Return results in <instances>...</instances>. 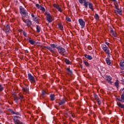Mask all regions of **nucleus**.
Masks as SVG:
<instances>
[{
    "label": "nucleus",
    "mask_w": 124,
    "mask_h": 124,
    "mask_svg": "<svg viewBox=\"0 0 124 124\" xmlns=\"http://www.w3.org/2000/svg\"><path fill=\"white\" fill-rule=\"evenodd\" d=\"M21 117L18 116H14L13 117V120H14L15 124H25L21 122Z\"/></svg>",
    "instance_id": "f257e3e1"
},
{
    "label": "nucleus",
    "mask_w": 124,
    "mask_h": 124,
    "mask_svg": "<svg viewBox=\"0 0 124 124\" xmlns=\"http://www.w3.org/2000/svg\"><path fill=\"white\" fill-rule=\"evenodd\" d=\"M57 49L58 50L59 54L61 55H63V56H64V55L66 54V51L65 50V49L61 46H59L58 47H57Z\"/></svg>",
    "instance_id": "f03ea898"
},
{
    "label": "nucleus",
    "mask_w": 124,
    "mask_h": 124,
    "mask_svg": "<svg viewBox=\"0 0 124 124\" xmlns=\"http://www.w3.org/2000/svg\"><path fill=\"white\" fill-rule=\"evenodd\" d=\"M45 15L46 17V20L48 22V23H52L53 22V17L48 12H46Z\"/></svg>",
    "instance_id": "7ed1b4c3"
},
{
    "label": "nucleus",
    "mask_w": 124,
    "mask_h": 124,
    "mask_svg": "<svg viewBox=\"0 0 124 124\" xmlns=\"http://www.w3.org/2000/svg\"><path fill=\"white\" fill-rule=\"evenodd\" d=\"M102 47L103 50H104V51L106 53V54H107L108 56H109V55H110V50H109V47H108V46H106L104 44L102 45Z\"/></svg>",
    "instance_id": "20e7f679"
},
{
    "label": "nucleus",
    "mask_w": 124,
    "mask_h": 124,
    "mask_svg": "<svg viewBox=\"0 0 124 124\" xmlns=\"http://www.w3.org/2000/svg\"><path fill=\"white\" fill-rule=\"evenodd\" d=\"M28 80L31 82V83H35V78L33 76H32V75H31V73H29L28 74Z\"/></svg>",
    "instance_id": "39448f33"
},
{
    "label": "nucleus",
    "mask_w": 124,
    "mask_h": 124,
    "mask_svg": "<svg viewBox=\"0 0 124 124\" xmlns=\"http://www.w3.org/2000/svg\"><path fill=\"white\" fill-rule=\"evenodd\" d=\"M115 10H114V13H115V14H116V15H118V14H119V15H122V10L116 5H115Z\"/></svg>",
    "instance_id": "423d86ee"
},
{
    "label": "nucleus",
    "mask_w": 124,
    "mask_h": 124,
    "mask_svg": "<svg viewBox=\"0 0 124 124\" xmlns=\"http://www.w3.org/2000/svg\"><path fill=\"white\" fill-rule=\"evenodd\" d=\"M78 23L79 25L81 26V29H84L85 28V21H84V20L82 19H79Z\"/></svg>",
    "instance_id": "0eeeda50"
},
{
    "label": "nucleus",
    "mask_w": 124,
    "mask_h": 124,
    "mask_svg": "<svg viewBox=\"0 0 124 124\" xmlns=\"http://www.w3.org/2000/svg\"><path fill=\"white\" fill-rule=\"evenodd\" d=\"M93 96L94 97L95 100H96L98 104V105H100L101 104V101L98 97V96L96 95V94H94Z\"/></svg>",
    "instance_id": "6e6552de"
},
{
    "label": "nucleus",
    "mask_w": 124,
    "mask_h": 124,
    "mask_svg": "<svg viewBox=\"0 0 124 124\" xmlns=\"http://www.w3.org/2000/svg\"><path fill=\"white\" fill-rule=\"evenodd\" d=\"M117 100L121 103H124V94H122L120 98H117Z\"/></svg>",
    "instance_id": "1a4fd4ad"
},
{
    "label": "nucleus",
    "mask_w": 124,
    "mask_h": 124,
    "mask_svg": "<svg viewBox=\"0 0 124 124\" xmlns=\"http://www.w3.org/2000/svg\"><path fill=\"white\" fill-rule=\"evenodd\" d=\"M19 9H20V14H25V15H27V12H26V11H25V9L22 7V6L19 7Z\"/></svg>",
    "instance_id": "9d476101"
},
{
    "label": "nucleus",
    "mask_w": 124,
    "mask_h": 124,
    "mask_svg": "<svg viewBox=\"0 0 124 124\" xmlns=\"http://www.w3.org/2000/svg\"><path fill=\"white\" fill-rule=\"evenodd\" d=\"M27 40L29 42L31 45H34V44L35 43V41H33V40L31 39V38L28 37Z\"/></svg>",
    "instance_id": "9b49d317"
},
{
    "label": "nucleus",
    "mask_w": 124,
    "mask_h": 124,
    "mask_svg": "<svg viewBox=\"0 0 124 124\" xmlns=\"http://www.w3.org/2000/svg\"><path fill=\"white\" fill-rule=\"evenodd\" d=\"M25 23L27 24V27H31V21L29 19H26Z\"/></svg>",
    "instance_id": "f8f14e48"
},
{
    "label": "nucleus",
    "mask_w": 124,
    "mask_h": 124,
    "mask_svg": "<svg viewBox=\"0 0 124 124\" xmlns=\"http://www.w3.org/2000/svg\"><path fill=\"white\" fill-rule=\"evenodd\" d=\"M120 66L121 69L122 70H124V60L121 61V62L120 63Z\"/></svg>",
    "instance_id": "ddd939ff"
},
{
    "label": "nucleus",
    "mask_w": 124,
    "mask_h": 124,
    "mask_svg": "<svg viewBox=\"0 0 124 124\" xmlns=\"http://www.w3.org/2000/svg\"><path fill=\"white\" fill-rule=\"evenodd\" d=\"M106 63L108 65H111V60L108 58H107L106 59Z\"/></svg>",
    "instance_id": "4468645a"
},
{
    "label": "nucleus",
    "mask_w": 124,
    "mask_h": 124,
    "mask_svg": "<svg viewBox=\"0 0 124 124\" xmlns=\"http://www.w3.org/2000/svg\"><path fill=\"white\" fill-rule=\"evenodd\" d=\"M65 101H66L65 99H62L61 101H60V102L59 103V105H63V104L65 103Z\"/></svg>",
    "instance_id": "2eb2a0df"
},
{
    "label": "nucleus",
    "mask_w": 124,
    "mask_h": 124,
    "mask_svg": "<svg viewBox=\"0 0 124 124\" xmlns=\"http://www.w3.org/2000/svg\"><path fill=\"white\" fill-rule=\"evenodd\" d=\"M118 106L120 107V108H122V109H124V105L121 103L120 102H117V103Z\"/></svg>",
    "instance_id": "dca6fc26"
},
{
    "label": "nucleus",
    "mask_w": 124,
    "mask_h": 124,
    "mask_svg": "<svg viewBox=\"0 0 124 124\" xmlns=\"http://www.w3.org/2000/svg\"><path fill=\"white\" fill-rule=\"evenodd\" d=\"M84 57L86 58V59H88V60H89L90 61H91V60H93V57H92L91 55L85 54L84 55Z\"/></svg>",
    "instance_id": "f3484780"
},
{
    "label": "nucleus",
    "mask_w": 124,
    "mask_h": 124,
    "mask_svg": "<svg viewBox=\"0 0 124 124\" xmlns=\"http://www.w3.org/2000/svg\"><path fill=\"white\" fill-rule=\"evenodd\" d=\"M50 46L52 48H56V49H57V48L59 47V46H58V45H57L55 44H50Z\"/></svg>",
    "instance_id": "a211bd4d"
},
{
    "label": "nucleus",
    "mask_w": 124,
    "mask_h": 124,
    "mask_svg": "<svg viewBox=\"0 0 124 124\" xmlns=\"http://www.w3.org/2000/svg\"><path fill=\"white\" fill-rule=\"evenodd\" d=\"M5 30L6 31V32H9V31H10V27H9V25H7L5 28Z\"/></svg>",
    "instance_id": "6ab92c4d"
},
{
    "label": "nucleus",
    "mask_w": 124,
    "mask_h": 124,
    "mask_svg": "<svg viewBox=\"0 0 124 124\" xmlns=\"http://www.w3.org/2000/svg\"><path fill=\"white\" fill-rule=\"evenodd\" d=\"M105 79L107 80V81L110 82V81L112 80V77H110V76H107L105 78Z\"/></svg>",
    "instance_id": "aec40b11"
},
{
    "label": "nucleus",
    "mask_w": 124,
    "mask_h": 124,
    "mask_svg": "<svg viewBox=\"0 0 124 124\" xmlns=\"http://www.w3.org/2000/svg\"><path fill=\"white\" fill-rule=\"evenodd\" d=\"M22 91L25 93H29V87L26 86V88H22Z\"/></svg>",
    "instance_id": "412c9836"
},
{
    "label": "nucleus",
    "mask_w": 124,
    "mask_h": 124,
    "mask_svg": "<svg viewBox=\"0 0 124 124\" xmlns=\"http://www.w3.org/2000/svg\"><path fill=\"white\" fill-rule=\"evenodd\" d=\"M89 8L92 10V11H93V3L90 2L89 3Z\"/></svg>",
    "instance_id": "4be33fe9"
},
{
    "label": "nucleus",
    "mask_w": 124,
    "mask_h": 124,
    "mask_svg": "<svg viewBox=\"0 0 124 124\" xmlns=\"http://www.w3.org/2000/svg\"><path fill=\"white\" fill-rule=\"evenodd\" d=\"M110 32L113 36H115V32L114 31V30H113V29L110 28Z\"/></svg>",
    "instance_id": "5701e85b"
},
{
    "label": "nucleus",
    "mask_w": 124,
    "mask_h": 124,
    "mask_svg": "<svg viewBox=\"0 0 124 124\" xmlns=\"http://www.w3.org/2000/svg\"><path fill=\"white\" fill-rule=\"evenodd\" d=\"M84 6L86 7V8H88V6L89 5V3H90V2L87 1L86 0L84 2Z\"/></svg>",
    "instance_id": "b1692460"
},
{
    "label": "nucleus",
    "mask_w": 124,
    "mask_h": 124,
    "mask_svg": "<svg viewBox=\"0 0 124 124\" xmlns=\"http://www.w3.org/2000/svg\"><path fill=\"white\" fill-rule=\"evenodd\" d=\"M48 50H49L51 53H54L55 52L54 48H52L51 46H49Z\"/></svg>",
    "instance_id": "393cba45"
},
{
    "label": "nucleus",
    "mask_w": 124,
    "mask_h": 124,
    "mask_svg": "<svg viewBox=\"0 0 124 124\" xmlns=\"http://www.w3.org/2000/svg\"><path fill=\"white\" fill-rule=\"evenodd\" d=\"M50 100L53 101V100H55V95L54 94H51L50 95Z\"/></svg>",
    "instance_id": "a878e982"
},
{
    "label": "nucleus",
    "mask_w": 124,
    "mask_h": 124,
    "mask_svg": "<svg viewBox=\"0 0 124 124\" xmlns=\"http://www.w3.org/2000/svg\"><path fill=\"white\" fill-rule=\"evenodd\" d=\"M66 70L67 71L68 74H72V71H71L69 68H67Z\"/></svg>",
    "instance_id": "bb28decb"
},
{
    "label": "nucleus",
    "mask_w": 124,
    "mask_h": 124,
    "mask_svg": "<svg viewBox=\"0 0 124 124\" xmlns=\"http://www.w3.org/2000/svg\"><path fill=\"white\" fill-rule=\"evenodd\" d=\"M40 27L38 25L36 26V31L37 32H40Z\"/></svg>",
    "instance_id": "cd10ccee"
},
{
    "label": "nucleus",
    "mask_w": 124,
    "mask_h": 124,
    "mask_svg": "<svg viewBox=\"0 0 124 124\" xmlns=\"http://www.w3.org/2000/svg\"><path fill=\"white\" fill-rule=\"evenodd\" d=\"M94 18H95V19H96V20H99V16L97 15V14H95Z\"/></svg>",
    "instance_id": "c85d7f7f"
},
{
    "label": "nucleus",
    "mask_w": 124,
    "mask_h": 124,
    "mask_svg": "<svg viewBox=\"0 0 124 124\" xmlns=\"http://www.w3.org/2000/svg\"><path fill=\"white\" fill-rule=\"evenodd\" d=\"M4 90V88L1 84H0V92H2Z\"/></svg>",
    "instance_id": "c756f323"
},
{
    "label": "nucleus",
    "mask_w": 124,
    "mask_h": 124,
    "mask_svg": "<svg viewBox=\"0 0 124 124\" xmlns=\"http://www.w3.org/2000/svg\"><path fill=\"white\" fill-rule=\"evenodd\" d=\"M83 63L86 65V66H89V62H88L87 61H86V60H84L83 61Z\"/></svg>",
    "instance_id": "7c9ffc66"
},
{
    "label": "nucleus",
    "mask_w": 124,
    "mask_h": 124,
    "mask_svg": "<svg viewBox=\"0 0 124 124\" xmlns=\"http://www.w3.org/2000/svg\"><path fill=\"white\" fill-rule=\"evenodd\" d=\"M115 86L118 88L119 87V80H116V82H115Z\"/></svg>",
    "instance_id": "2f4dec72"
},
{
    "label": "nucleus",
    "mask_w": 124,
    "mask_h": 124,
    "mask_svg": "<svg viewBox=\"0 0 124 124\" xmlns=\"http://www.w3.org/2000/svg\"><path fill=\"white\" fill-rule=\"evenodd\" d=\"M57 9L60 11V12H62V8L61 7V6H60L59 5H58V6L56 8Z\"/></svg>",
    "instance_id": "473e14b6"
},
{
    "label": "nucleus",
    "mask_w": 124,
    "mask_h": 124,
    "mask_svg": "<svg viewBox=\"0 0 124 124\" xmlns=\"http://www.w3.org/2000/svg\"><path fill=\"white\" fill-rule=\"evenodd\" d=\"M86 0H78V1L79 3H81V4H83V3H84V2H85Z\"/></svg>",
    "instance_id": "72a5a7b5"
},
{
    "label": "nucleus",
    "mask_w": 124,
    "mask_h": 124,
    "mask_svg": "<svg viewBox=\"0 0 124 124\" xmlns=\"http://www.w3.org/2000/svg\"><path fill=\"white\" fill-rule=\"evenodd\" d=\"M65 62H66L67 64H70V61H69V60H68V59H66L65 60Z\"/></svg>",
    "instance_id": "f704fd0d"
},
{
    "label": "nucleus",
    "mask_w": 124,
    "mask_h": 124,
    "mask_svg": "<svg viewBox=\"0 0 124 124\" xmlns=\"http://www.w3.org/2000/svg\"><path fill=\"white\" fill-rule=\"evenodd\" d=\"M41 5L38 4H36V7L37 8H38V9H40V8L41 7Z\"/></svg>",
    "instance_id": "c9c22d12"
},
{
    "label": "nucleus",
    "mask_w": 124,
    "mask_h": 124,
    "mask_svg": "<svg viewBox=\"0 0 124 124\" xmlns=\"http://www.w3.org/2000/svg\"><path fill=\"white\" fill-rule=\"evenodd\" d=\"M21 15H22V16H23L24 18H27L28 17V13H27V15H25V14H22Z\"/></svg>",
    "instance_id": "e433bc0d"
},
{
    "label": "nucleus",
    "mask_w": 124,
    "mask_h": 124,
    "mask_svg": "<svg viewBox=\"0 0 124 124\" xmlns=\"http://www.w3.org/2000/svg\"><path fill=\"white\" fill-rule=\"evenodd\" d=\"M42 95H43V96L46 95V94H47V93H46V92L45 91H43L42 92Z\"/></svg>",
    "instance_id": "4c0bfd02"
},
{
    "label": "nucleus",
    "mask_w": 124,
    "mask_h": 124,
    "mask_svg": "<svg viewBox=\"0 0 124 124\" xmlns=\"http://www.w3.org/2000/svg\"><path fill=\"white\" fill-rule=\"evenodd\" d=\"M59 27L60 28V29L62 30L63 31V26H62L61 25H59Z\"/></svg>",
    "instance_id": "58836bf2"
},
{
    "label": "nucleus",
    "mask_w": 124,
    "mask_h": 124,
    "mask_svg": "<svg viewBox=\"0 0 124 124\" xmlns=\"http://www.w3.org/2000/svg\"><path fill=\"white\" fill-rule=\"evenodd\" d=\"M66 114H67V116H69V117H73V115H72L71 114V113H70V112H68Z\"/></svg>",
    "instance_id": "ea45409f"
},
{
    "label": "nucleus",
    "mask_w": 124,
    "mask_h": 124,
    "mask_svg": "<svg viewBox=\"0 0 124 124\" xmlns=\"http://www.w3.org/2000/svg\"><path fill=\"white\" fill-rule=\"evenodd\" d=\"M9 111H10L12 114H15V112H14L12 109H9Z\"/></svg>",
    "instance_id": "a19ab883"
},
{
    "label": "nucleus",
    "mask_w": 124,
    "mask_h": 124,
    "mask_svg": "<svg viewBox=\"0 0 124 124\" xmlns=\"http://www.w3.org/2000/svg\"><path fill=\"white\" fill-rule=\"evenodd\" d=\"M66 20L68 21V22H71V20L68 17H66Z\"/></svg>",
    "instance_id": "79ce46f5"
},
{
    "label": "nucleus",
    "mask_w": 124,
    "mask_h": 124,
    "mask_svg": "<svg viewBox=\"0 0 124 124\" xmlns=\"http://www.w3.org/2000/svg\"><path fill=\"white\" fill-rule=\"evenodd\" d=\"M39 9H40L42 11H45V8H44V7H43L42 6Z\"/></svg>",
    "instance_id": "37998d69"
},
{
    "label": "nucleus",
    "mask_w": 124,
    "mask_h": 124,
    "mask_svg": "<svg viewBox=\"0 0 124 124\" xmlns=\"http://www.w3.org/2000/svg\"><path fill=\"white\" fill-rule=\"evenodd\" d=\"M120 92L124 94V87L120 90Z\"/></svg>",
    "instance_id": "c03bdc74"
},
{
    "label": "nucleus",
    "mask_w": 124,
    "mask_h": 124,
    "mask_svg": "<svg viewBox=\"0 0 124 124\" xmlns=\"http://www.w3.org/2000/svg\"><path fill=\"white\" fill-rule=\"evenodd\" d=\"M18 99H20V100H22V99H23V96L19 95V96H18Z\"/></svg>",
    "instance_id": "a18cd8bd"
},
{
    "label": "nucleus",
    "mask_w": 124,
    "mask_h": 124,
    "mask_svg": "<svg viewBox=\"0 0 124 124\" xmlns=\"http://www.w3.org/2000/svg\"><path fill=\"white\" fill-rule=\"evenodd\" d=\"M14 114H15V115H18L19 116H21V113H20V112H15V113H14Z\"/></svg>",
    "instance_id": "49530a36"
},
{
    "label": "nucleus",
    "mask_w": 124,
    "mask_h": 124,
    "mask_svg": "<svg viewBox=\"0 0 124 124\" xmlns=\"http://www.w3.org/2000/svg\"><path fill=\"white\" fill-rule=\"evenodd\" d=\"M37 19V18L35 17L34 21V22H35L36 23H37V24H38V23H39L38 20L37 19Z\"/></svg>",
    "instance_id": "de8ad7c7"
},
{
    "label": "nucleus",
    "mask_w": 124,
    "mask_h": 124,
    "mask_svg": "<svg viewBox=\"0 0 124 124\" xmlns=\"http://www.w3.org/2000/svg\"><path fill=\"white\" fill-rule=\"evenodd\" d=\"M23 35L24 36H25V37H27V33L26 32H25V31H23Z\"/></svg>",
    "instance_id": "09e8293b"
},
{
    "label": "nucleus",
    "mask_w": 124,
    "mask_h": 124,
    "mask_svg": "<svg viewBox=\"0 0 124 124\" xmlns=\"http://www.w3.org/2000/svg\"><path fill=\"white\" fill-rule=\"evenodd\" d=\"M18 99H19L18 98L16 97V98H15V101H16V102H18Z\"/></svg>",
    "instance_id": "8fccbe9b"
},
{
    "label": "nucleus",
    "mask_w": 124,
    "mask_h": 124,
    "mask_svg": "<svg viewBox=\"0 0 124 124\" xmlns=\"http://www.w3.org/2000/svg\"><path fill=\"white\" fill-rule=\"evenodd\" d=\"M59 6V5H57V4H54V7H56V8H57V7Z\"/></svg>",
    "instance_id": "3c124183"
},
{
    "label": "nucleus",
    "mask_w": 124,
    "mask_h": 124,
    "mask_svg": "<svg viewBox=\"0 0 124 124\" xmlns=\"http://www.w3.org/2000/svg\"><path fill=\"white\" fill-rule=\"evenodd\" d=\"M80 67H81V68H82V69H84V67H83V65L81 64V65H80Z\"/></svg>",
    "instance_id": "603ef678"
},
{
    "label": "nucleus",
    "mask_w": 124,
    "mask_h": 124,
    "mask_svg": "<svg viewBox=\"0 0 124 124\" xmlns=\"http://www.w3.org/2000/svg\"><path fill=\"white\" fill-rule=\"evenodd\" d=\"M105 44H106L107 45H109V43L107 42H105Z\"/></svg>",
    "instance_id": "864d4df0"
},
{
    "label": "nucleus",
    "mask_w": 124,
    "mask_h": 124,
    "mask_svg": "<svg viewBox=\"0 0 124 124\" xmlns=\"http://www.w3.org/2000/svg\"><path fill=\"white\" fill-rule=\"evenodd\" d=\"M45 47V48H46V49H47V50H48V49L49 48V46H44Z\"/></svg>",
    "instance_id": "5fc2aeb1"
},
{
    "label": "nucleus",
    "mask_w": 124,
    "mask_h": 124,
    "mask_svg": "<svg viewBox=\"0 0 124 124\" xmlns=\"http://www.w3.org/2000/svg\"><path fill=\"white\" fill-rule=\"evenodd\" d=\"M31 17H32V18H34L35 17L34 15L31 14Z\"/></svg>",
    "instance_id": "6e6d98bb"
},
{
    "label": "nucleus",
    "mask_w": 124,
    "mask_h": 124,
    "mask_svg": "<svg viewBox=\"0 0 124 124\" xmlns=\"http://www.w3.org/2000/svg\"><path fill=\"white\" fill-rule=\"evenodd\" d=\"M112 0V1H113L114 2H117V0Z\"/></svg>",
    "instance_id": "4d7b16f0"
},
{
    "label": "nucleus",
    "mask_w": 124,
    "mask_h": 124,
    "mask_svg": "<svg viewBox=\"0 0 124 124\" xmlns=\"http://www.w3.org/2000/svg\"><path fill=\"white\" fill-rule=\"evenodd\" d=\"M35 43H36V44H40V43L39 42H35Z\"/></svg>",
    "instance_id": "13d9d810"
},
{
    "label": "nucleus",
    "mask_w": 124,
    "mask_h": 124,
    "mask_svg": "<svg viewBox=\"0 0 124 124\" xmlns=\"http://www.w3.org/2000/svg\"><path fill=\"white\" fill-rule=\"evenodd\" d=\"M23 21L25 23L26 22V19H24V18H22Z\"/></svg>",
    "instance_id": "bf43d9fd"
}]
</instances>
